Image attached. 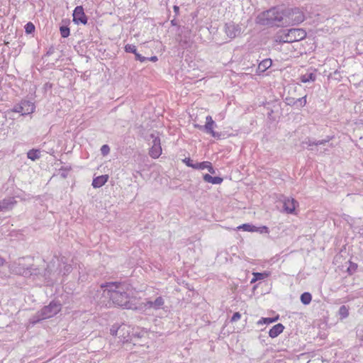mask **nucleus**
I'll return each mask as SVG.
<instances>
[{"instance_id":"nucleus-1","label":"nucleus","mask_w":363,"mask_h":363,"mask_svg":"<svg viewBox=\"0 0 363 363\" xmlns=\"http://www.w3.org/2000/svg\"><path fill=\"white\" fill-rule=\"evenodd\" d=\"M103 296L108 297L113 303L127 309L136 308L132 302L130 285L126 283L109 282L102 284Z\"/></svg>"},{"instance_id":"nucleus-2","label":"nucleus","mask_w":363,"mask_h":363,"mask_svg":"<svg viewBox=\"0 0 363 363\" xmlns=\"http://www.w3.org/2000/svg\"><path fill=\"white\" fill-rule=\"evenodd\" d=\"M257 23L262 26H281L288 21L285 18L284 13L279 11L276 7L272 8L261 13L257 18Z\"/></svg>"},{"instance_id":"nucleus-3","label":"nucleus","mask_w":363,"mask_h":363,"mask_svg":"<svg viewBox=\"0 0 363 363\" xmlns=\"http://www.w3.org/2000/svg\"><path fill=\"white\" fill-rule=\"evenodd\" d=\"M110 334L113 336H118L126 350H133V346L141 345L138 338L130 337L129 327L125 324H113L110 329Z\"/></svg>"},{"instance_id":"nucleus-4","label":"nucleus","mask_w":363,"mask_h":363,"mask_svg":"<svg viewBox=\"0 0 363 363\" xmlns=\"http://www.w3.org/2000/svg\"><path fill=\"white\" fill-rule=\"evenodd\" d=\"M61 309L62 304L60 301H52L49 305L44 306L32 317L30 323L35 325L42 320L50 318L57 314Z\"/></svg>"},{"instance_id":"nucleus-5","label":"nucleus","mask_w":363,"mask_h":363,"mask_svg":"<svg viewBox=\"0 0 363 363\" xmlns=\"http://www.w3.org/2000/svg\"><path fill=\"white\" fill-rule=\"evenodd\" d=\"M206 124L204 125L195 124L194 127L202 130L208 134H210L212 137L220 139L221 133L214 131L213 128L216 126V123L213 120L211 116H208L206 118Z\"/></svg>"},{"instance_id":"nucleus-6","label":"nucleus","mask_w":363,"mask_h":363,"mask_svg":"<svg viewBox=\"0 0 363 363\" xmlns=\"http://www.w3.org/2000/svg\"><path fill=\"white\" fill-rule=\"evenodd\" d=\"M306 31L302 28H291L286 33V39L288 43L301 40L306 38Z\"/></svg>"},{"instance_id":"nucleus-7","label":"nucleus","mask_w":363,"mask_h":363,"mask_svg":"<svg viewBox=\"0 0 363 363\" xmlns=\"http://www.w3.org/2000/svg\"><path fill=\"white\" fill-rule=\"evenodd\" d=\"M179 33L177 36L176 40L182 49H186L189 48L191 44L190 31L184 27L179 28Z\"/></svg>"},{"instance_id":"nucleus-8","label":"nucleus","mask_w":363,"mask_h":363,"mask_svg":"<svg viewBox=\"0 0 363 363\" xmlns=\"http://www.w3.org/2000/svg\"><path fill=\"white\" fill-rule=\"evenodd\" d=\"M35 105L33 102L27 100H23L18 104L14 106L13 111L20 113L21 115H28L34 112Z\"/></svg>"},{"instance_id":"nucleus-9","label":"nucleus","mask_w":363,"mask_h":363,"mask_svg":"<svg viewBox=\"0 0 363 363\" xmlns=\"http://www.w3.org/2000/svg\"><path fill=\"white\" fill-rule=\"evenodd\" d=\"M150 138L152 139V147L150 149L149 154L152 158H158L162 154L160 138L155 133H152L150 135Z\"/></svg>"},{"instance_id":"nucleus-10","label":"nucleus","mask_w":363,"mask_h":363,"mask_svg":"<svg viewBox=\"0 0 363 363\" xmlns=\"http://www.w3.org/2000/svg\"><path fill=\"white\" fill-rule=\"evenodd\" d=\"M284 15L285 18L286 17V16H288V18L290 19L291 22L294 25L299 24L302 23L305 19L303 12L301 11L299 9L297 8L288 10L286 11V14Z\"/></svg>"},{"instance_id":"nucleus-11","label":"nucleus","mask_w":363,"mask_h":363,"mask_svg":"<svg viewBox=\"0 0 363 363\" xmlns=\"http://www.w3.org/2000/svg\"><path fill=\"white\" fill-rule=\"evenodd\" d=\"M73 21L77 23L86 25L87 23V17L84 13V9L82 6H77L73 11Z\"/></svg>"},{"instance_id":"nucleus-12","label":"nucleus","mask_w":363,"mask_h":363,"mask_svg":"<svg viewBox=\"0 0 363 363\" xmlns=\"http://www.w3.org/2000/svg\"><path fill=\"white\" fill-rule=\"evenodd\" d=\"M225 31L229 38H234L240 34L241 28L238 24H235L233 22H230L225 23Z\"/></svg>"},{"instance_id":"nucleus-13","label":"nucleus","mask_w":363,"mask_h":363,"mask_svg":"<svg viewBox=\"0 0 363 363\" xmlns=\"http://www.w3.org/2000/svg\"><path fill=\"white\" fill-rule=\"evenodd\" d=\"M284 209L287 213H293L296 208V201L293 198H284Z\"/></svg>"},{"instance_id":"nucleus-14","label":"nucleus","mask_w":363,"mask_h":363,"mask_svg":"<svg viewBox=\"0 0 363 363\" xmlns=\"http://www.w3.org/2000/svg\"><path fill=\"white\" fill-rule=\"evenodd\" d=\"M16 203L13 197L6 198L0 201V211L11 208Z\"/></svg>"},{"instance_id":"nucleus-15","label":"nucleus","mask_w":363,"mask_h":363,"mask_svg":"<svg viewBox=\"0 0 363 363\" xmlns=\"http://www.w3.org/2000/svg\"><path fill=\"white\" fill-rule=\"evenodd\" d=\"M108 179V176L107 174L96 177L92 181V186L94 188H100L107 182Z\"/></svg>"},{"instance_id":"nucleus-16","label":"nucleus","mask_w":363,"mask_h":363,"mask_svg":"<svg viewBox=\"0 0 363 363\" xmlns=\"http://www.w3.org/2000/svg\"><path fill=\"white\" fill-rule=\"evenodd\" d=\"M284 329V326L281 323L274 325L269 331V335L272 338H274L280 335Z\"/></svg>"},{"instance_id":"nucleus-17","label":"nucleus","mask_w":363,"mask_h":363,"mask_svg":"<svg viewBox=\"0 0 363 363\" xmlns=\"http://www.w3.org/2000/svg\"><path fill=\"white\" fill-rule=\"evenodd\" d=\"M203 179L208 183L213 184H220L223 182V179L220 177H212L208 174H205L203 176Z\"/></svg>"},{"instance_id":"nucleus-18","label":"nucleus","mask_w":363,"mask_h":363,"mask_svg":"<svg viewBox=\"0 0 363 363\" xmlns=\"http://www.w3.org/2000/svg\"><path fill=\"white\" fill-rule=\"evenodd\" d=\"M272 65V61L271 59H264L258 65L257 72H264L268 68H269Z\"/></svg>"},{"instance_id":"nucleus-19","label":"nucleus","mask_w":363,"mask_h":363,"mask_svg":"<svg viewBox=\"0 0 363 363\" xmlns=\"http://www.w3.org/2000/svg\"><path fill=\"white\" fill-rule=\"evenodd\" d=\"M315 72V70L314 72H307L305 74L301 75L300 77L301 82L303 83L314 82L316 79V74Z\"/></svg>"},{"instance_id":"nucleus-20","label":"nucleus","mask_w":363,"mask_h":363,"mask_svg":"<svg viewBox=\"0 0 363 363\" xmlns=\"http://www.w3.org/2000/svg\"><path fill=\"white\" fill-rule=\"evenodd\" d=\"M14 272L16 274H21L24 277L30 276L33 274L31 267L23 268L21 267H15Z\"/></svg>"},{"instance_id":"nucleus-21","label":"nucleus","mask_w":363,"mask_h":363,"mask_svg":"<svg viewBox=\"0 0 363 363\" xmlns=\"http://www.w3.org/2000/svg\"><path fill=\"white\" fill-rule=\"evenodd\" d=\"M238 230H242L244 231L247 232H256L257 231V228L253 225L249 224V223H244L240 226L238 227Z\"/></svg>"},{"instance_id":"nucleus-22","label":"nucleus","mask_w":363,"mask_h":363,"mask_svg":"<svg viewBox=\"0 0 363 363\" xmlns=\"http://www.w3.org/2000/svg\"><path fill=\"white\" fill-rule=\"evenodd\" d=\"M27 157L32 161H35L40 158V151L38 150L32 149L27 152Z\"/></svg>"},{"instance_id":"nucleus-23","label":"nucleus","mask_w":363,"mask_h":363,"mask_svg":"<svg viewBox=\"0 0 363 363\" xmlns=\"http://www.w3.org/2000/svg\"><path fill=\"white\" fill-rule=\"evenodd\" d=\"M301 301L304 305H308L312 299V296L309 292H304L301 295Z\"/></svg>"},{"instance_id":"nucleus-24","label":"nucleus","mask_w":363,"mask_h":363,"mask_svg":"<svg viewBox=\"0 0 363 363\" xmlns=\"http://www.w3.org/2000/svg\"><path fill=\"white\" fill-rule=\"evenodd\" d=\"M164 304V301L162 296H158L153 301V309L158 310L162 308Z\"/></svg>"},{"instance_id":"nucleus-25","label":"nucleus","mask_w":363,"mask_h":363,"mask_svg":"<svg viewBox=\"0 0 363 363\" xmlns=\"http://www.w3.org/2000/svg\"><path fill=\"white\" fill-rule=\"evenodd\" d=\"M338 314L341 319L346 318L349 315V307L345 305L341 306L339 308Z\"/></svg>"},{"instance_id":"nucleus-26","label":"nucleus","mask_w":363,"mask_h":363,"mask_svg":"<svg viewBox=\"0 0 363 363\" xmlns=\"http://www.w3.org/2000/svg\"><path fill=\"white\" fill-rule=\"evenodd\" d=\"M268 274L266 273L255 272L253 273V278L251 280V283L255 282L258 280H262L267 277Z\"/></svg>"},{"instance_id":"nucleus-27","label":"nucleus","mask_w":363,"mask_h":363,"mask_svg":"<svg viewBox=\"0 0 363 363\" xmlns=\"http://www.w3.org/2000/svg\"><path fill=\"white\" fill-rule=\"evenodd\" d=\"M209 162H208V161H204L202 162H195L194 169H207Z\"/></svg>"},{"instance_id":"nucleus-28","label":"nucleus","mask_w":363,"mask_h":363,"mask_svg":"<svg viewBox=\"0 0 363 363\" xmlns=\"http://www.w3.org/2000/svg\"><path fill=\"white\" fill-rule=\"evenodd\" d=\"M60 35L62 38H67L69 35L70 30L67 26H62L60 28Z\"/></svg>"},{"instance_id":"nucleus-29","label":"nucleus","mask_w":363,"mask_h":363,"mask_svg":"<svg viewBox=\"0 0 363 363\" xmlns=\"http://www.w3.org/2000/svg\"><path fill=\"white\" fill-rule=\"evenodd\" d=\"M35 26L33 23L28 22L25 26V32L27 34H32L35 31Z\"/></svg>"},{"instance_id":"nucleus-30","label":"nucleus","mask_w":363,"mask_h":363,"mask_svg":"<svg viewBox=\"0 0 363 363\" xmlns=\"http://www.w3.org/2000/svg\"><path fill=\"white\" fill-rule=\"evenodd\" d=\"M278 319V317L275 318H262L261 320H259L258 321V324H262V323H264V324H269V323H272L274 321H276Z\"/></svg>"},{"instance_id":"nucleus-31","label":"nucleus","mask_w":363,"mask_h":363,"mask_svg":"<svg viewBox=\"0 0 363 363\" xmlns=\"http://www.w3.org/2000/svg\"><path fill=\"white\" fill-rule=\"evenodd\" d=\"M72 270V267L71 264H65L62 269L60 270V272L62 273L64 276L69 274Z\"/></svg>"},{"instance_id":"nucleus-32","label":"nucleus","mask_w":363,"mask_h":363,"mask_svg":"<svg viewBox=\"0 0 363 363\" xmlns=\"http://www.w3.org/2000/svg\"><path fill=\"white\" fill-rule=\"evenodd\" d=\"M125 51L135 55L137 52V49L135 45L128 44L125 46Z\"/></svg>"},{"instance_id":"nucleus-33","label":"nucleus","mask_w":363,"mask_h":363,"mask_svg":"<svg viewBox=\"0 0 363 363\" xmlns=\"http://www.w3.org/2000/svg\"><path fill=\"white\" fill-rule=\"evenodd\" d=\"M285 103L289 106L297 105V101H296V99L293 97H286L285 99Z\"/></svg>"},{"instance_id":"nucleus-34","label":"nucleus","mask_w":363,"mask_h":363,"mask_svg":"<svg viewBox=\"0 0 363 363\" xmlns=\"http://www.w3.org/2000/svg\"><path fill=\"white\" fill-rule=\"evenodd\" d=\"M357 269V264L350 262L349 267L347 268V272L350 274H352Z\"/></svg>"},{"instance_id":"nucleus-35","label":"nucleus","mask_w":363,"mask_h":363,"mask_svg":"<svg viewBox=\"0 0 363 363\" xmlns=\"http://www.w3.org/2000/svg\"><path fill=\"white\" fill-rule=\"evenodd\" d=\"M296 101H297V105H299L300 107H303L306 104V96L296 99Z\"/></svg>"},{"instance_id":"nucleus-36","label":"nucleus","mask_w":363,"mask_h":363,"mask_svg":"<svg viewBox=\"0 0 363 363\" xmlns=\"http://www.w3.org/2000/svg\"><path fill=\"white\" fill-rule=\"evenodd\" d=\"M101 152L104 156L108 155L110 152L109 146L108 145H102V147H101Z\"/></svg>"},{"instance_id":"nucleus-37","label":"nucleus","mask_w":363,"mask_h":363,"mask_svg":"<svg viewBox=\"0 0 363 363\" xmlns=\"http://www.w3.org/2000/svg\"><path fill=\"white\" fill-rule=\"evenodd\" d=\"M183 162L186 164V166L194 168L195 162H193L189 157L185 158L183 160Z\"/></svg>"},{"instance_id":"nucleus-38","label":"nucleus","mask_w":363,"mask_h":363,"mask_svg":"<svg viewBox=\"0 0 363 363\" xmlns=\"http://www.w3.org/2000/svg\"><path fill=\"white\" fill-rule=\"evenodd\" d=\"M135 60H138L141 62H144L145 61H147L148 58L147 57H143L140 54H139L138 52H136L135 54Z\"/></svg>"},{"instance_id":"nucleus-39","label":"nucleus","mask_w":363,"mask_h":363,"mask_svg":"<svg viewBox=\"0 0 363 363\" xmlns=\"http://www.w3.org/2000/svg\"><path fill=\"white\" fill-rule=\"evenodd\" d=\"M286 33L283 35H278L277 37V41L279 42V43H287V41H285V40L286 39Z\"/></svg>"},{"instance_id":"nucleus-40","label":"nucleus","mask_w":363,"mask_h":363,"mask_svg":"<svg viewBox=\"0 0 363 363\" xmlns=\"http://www.w3.org/2000/svg\"><path fill=\"white\" fill-rule=\"evenodd\" d=\"M240 317L241 314L239 312H235L231 318V322L238 321V320H240Z\"/></svg>"},{"instance_id":"nucleus-41","label":"nucleus","mask_w":363,"mask_h":363,"mask_svg":"<svg viewBox=\"0 0 363 363\" xmlns=\"http://www.w3.org/2000/svg\"><path fill=\"white\" fill-rule=\"evenodd\" d=\"M257 230H258L257 232H259L260 233H269L268 228L266 226H262V227L257 228Z\"/></svg>"},{"instance_id":"nucleus-42","label":"nucleus","mask_w":363,"mask_h":363,"mask_svg":"<svg viewBox=\"0 0 363 363\" xmlns=\"http://www.w3.org/2000/svg\"><path fill=\"white\" fill-rule=\"evenodd\" d=\"M328 142L326 140H315L313 144L315 145H324Z\"/></svg>"},{"instance_id":"nucleus-43","label":"nucleus","mask_w":363,"mask_h":363,"mask_svg":"<svg viewBox=\"0 0 363 363\" xmlns=\"http://www.w3.org/2000/svg\"><path fill=\"white\" fill-rule=\"evenodd\" d=\"M54 52H55V48L53 46H51L48 50L45 55L46 56H50V55H52Z\"/></svg>"},{"instance_id":"nucleus-44","label":"nucleus","mask_w":363,"mask_h":363,"mask_svg":"<svg viewBox=\"0 0 363 363\" xmlns=\"http://www.w3.org/2000/svg\"><path fill=\"white\" fill-rule=\"evenodd\" d=\"M207 169L208 170V172L211 174H215L216 173V170L212 166V164L211 162L208 163V167H207Z\"/></svg>"},{"instance_id":"nucleus-45","label":"nucleus","mask_w":363,"mask_h":363,"mask_svg":"<svg viewBox=\"0 0 363 363\" xmlns=\"http://www.w3.org/2000/svg\"><path fill=\"white\" fill-rule=\"evenodd\" d=\"M145 306L147 308H153V301H147Z\"/></svg>"},{"instance_id":"nucleus-46","label":"nucleus","mask_w":363,"mask_h":363,"mask_svg":"<svg viewBox=\"0 0 363 363\" xmlns=\"http://www.w3.org/2000/svg\"><path fill=\"white\" fill-rule=\"evenodd\" d=\"M357 335L361 338L362 340H363V327L362 328L358 330Z\"/></svg>"},{"instance_id":"nucleus-47","label":"nucleus","mask_w":363,"mask_h":363,"mask_svg":"<svg viewBox=\"0 0 363 363\" xmlns=\"http://www.w3.org/2000/svg\"><path fill=\"white\" fill-rule=\"evenodd\" d=\"M174 11L175 12L176 15L179 13V7L178 6H174L173 7Z\"/></svg>"},{"instance_id":"nucleus-48","label":"nucleus","mask_w":363,"mask_h":363,"mask_svg":"<svg viewBox=\"0 0 363 363\" xmlns=\"http://www.w3.org/2000/svg\"><path fill=\"white\" fill-rule=\"evenodd\" d=\"M314 141H311V140H308L307 141L305 142L306 144H307L308 146H312V145H315L314 144H313Z\"/></svg>"},{"instance_id":"nucleus-49","label":"nucleus","mask_w":363,"mask_h":363,"mask_svg":"<svg viewBox=\"0 0 363 363\" xmlns=\"http://www.w3.org/2000/svg\"><path fill=\"white\" fill-rule=\"evenodd\" d=\"M147 60L156 62L157 60V57L156 56H152L150 58H148Z\"/></svg>"},{"instance_id":"nucleus-50","label":"nucleus","mask_w":363,"mask_h":363,"mask_svg":"<svg viewBox=\"0 0 363 363\" xmlns=\"http://www.w3.org/2000/svg\"><path fill=\"white\" fill-rule=\"evenodd\" d=\"M171 24L172 26H176L177 25V21H176V19H173L171 21Z\"/></svg>"},{"instance_id":"nucleus-51","label":"nucleus","mask_w":363,"mask_h":363,"mask_svg":"<svg viewBox=\"0 0 363 363\" xmlns=\"http://www.w3.org/2000/svg\"><path fill=\"white\" fill-rule=\"evenodd\" d=\"M4 263V259L0 257V266L3 265Z\"/></svg>"},{"instance_id":"nucleus-52","label":"nucleus","mask_w":363,"mask_h":363,"mask_svg":"<svg viewBox=\"0 0 363 363\" xmlns=\"http://www.w3.org/2000/svg\"><path fill=\"white\" fill-rule=\"evenodd\" d=\"M45 86L47 88H49V87L50 88V87H51V84H48V83L45 84Z\"/></svg>"},{"instance_id":"nucleus-53","label":"nucleus","mask_w":363,"mask_h":363,"mask_svg":"<svg viewBox=\"0 0 363 363\" xmlns=\"http://www.w3.org/2000/svg\"><path fill=\"white\" fill-rule=\"evenodd\" d=\"M272 113H273V111H271V112L269 113V115H271Z\"/></svg>"},{"instance_id":"nucleus-54","label":"nucleus","mask_w":363,"mask_h":363,"mask_svg":"<svg viewBox=\"0 0 363 363\" xmlns=\"http://www.w3.org/2000/svg\"><path fill=\"white\" fill-rule=\"evenodd\" d=\"M272 113H273V111H271V112L269 113V115H271Z\"/></svg>"},{"instance_id":"nucleus-55","label":"nucleus","mask_w":363,"mask_h":363,"mask_svg":"<svg viewBox=\"0 0 363 363\" xmlns=\"http://www.w3.org/2000/svg\"><path fill=\"white\" fill-rule=\"evenodd\" d=\"M272 113H273V111H271V112L269 113V115H271Z\"/></svg>"}]
</instances>
